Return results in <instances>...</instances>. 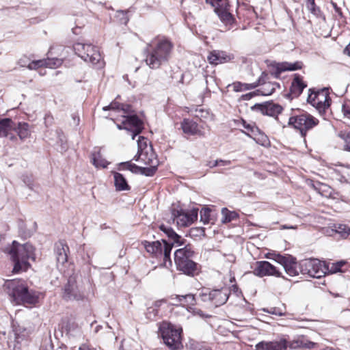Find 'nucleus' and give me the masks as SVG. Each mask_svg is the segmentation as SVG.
Segmentation results:
<instances>
[{
    "mask_svg": "<svg viewBox=\"0 0 350 350\" xmlns=\"http://www.w3.org/2000/svg\"><path fill=\"white\" fill-rule=\"evenodd\" d=\"M174 45L165 37H156L152 39L146 49V63L152 69L159 68L167 62L171 57Z\"/></svg>",
    "mask_w": 350,
    "mask_h": 350,
    "instance_id": "nucleus-1",
    "label": "nucleus"
},
{
    "mask_svg": "<svg viewBox=\"0 0 350 350\" xmlns=\"http://www.w3.org/2000/svg\"><path fill=\"white\" fill-rule=\"evenodd\" d=\"M4 252L8 254L14 262L13 272L17 273L21 271H27L30 267L29 260L33 261L36 259L35 249L29 243L20 244L16 241L8 245Z\"/></svg>",
    "mask_w": 350,
    "mask_h": 350,
    "instance_id": "nucleus-2",
    "label": "nucleus"
},
{
    "mask_svg": "<svg viewBox=\"0 0 350 350\" xmlns=\"http://www.w3.org/2000/svg\"><path fill=\"white\" fill-rule=\"evenodd\" d=\"M3 287L16 304H36L38 302L40 293L33 290L29 291L23 280H6Z\"/></svg>",
    "mask_w": 350,
    "mask_h": 350,
    "instance_id": "nucleus-3",
    "label": "nucleus"
},
{
    "mask_svg": "<svg viewBox=\"0 0 350 350\" xmlns=\"http://www.w3.org/2000/svg\"><path fill=\"white\" fill-rule=\"evenodd\" d=\"M183 248L174 252V262L178 270L188 275H193L198 271V266L193 260L195 256L193 247L190 244L183 245Z\"/></svg>",
    "mask_w": 350,
    "mask_h": 350,
    "instance_id": "nucleus-4",
    "label": "nucleus"
},
{
    "mask_svg": "<svg viewBox=\"0 0 350 350\" xmlns=\"http://www.w3.org/2000/svg\"><path fill=\"white\" fill-rule=\"evenodd\" d=\"M182 332V328H178L168 322H163L159 326L161 336L164 344L170 350H180L183 349Z\"/></svg>",
    "mask_w": 350,
    "mask_h": 350,
    "instance_id": "nucleus-5",
    "label": "nucleus"
},
{
    "mask_svg": "<svg viewBox=\"0 0 350 350\" xmlns=\"http://www.w3.org/2000/svg\"><path fill=\"white\" fill-rule=\"evenodd\" d=\"M319 122L317 118L307 112H304L291 116L288 119V125L299 131L301 136L305 138L307 133L317 126Z\"/></svg>",
    "mask_w": 350,
    "mask_h": 350,
    "instance_id": "nucleus-6",
    "label": "nucleus"
},
{
    "mask_svg": "<svg viewBox=\"0 0 350 350\" xmlns=\"http://www.w3.org/2000/svg\"><path fill=\"white\" fill-rule=\"evenodd\" d=\"M75 53L86 62L100 68L103 65L101 55L98 49L91 44L77 42L73 45Z\"/></svg>",
    "mask_w": 350,
    "mask_h": 350,
    "instance_id": "nucleus-7",
    "label": "nucleus"
},
{
    "mask_svg": "<svg viewBox=\"0 0 350 350\" xmlns=\"http://www.w3.org/2000/svg\"><path fill=\"white\" fill-rule=\"evenodd\" d=\"M162 242L159 241L152 242L144 241L142 244L146 251L151 256L157 258H162L165 265L167 261L171 264L170 254L172 247L164 239L162 240Z\"/></svg>",
    "mask_w": 350,
    "mask_h": 350,
    "instance_id": "nucleus-8",
    "label": "nucleus"
},
{
    "mask_svg": "<svg viewBox=\"0 0 350 350\" xmlns=\"http://www.w3.org/2000/svg\"><path fill=\"white\" fill-rule=\"evenodd\" d=\"M299 271L304 275L320 278L326 275V265L317 259L304 260L299 262Z\"/></svg>",
    "mask_w": 350,
    "mask_h": 350,
    "instance_id": "nucleus-9",
    "label": "nucleus"
},
{
    "mask_svg": "<svg viewBox=\"0 0 350 350\" xmlns=\"http://www.w3.org/2000/svg\"><path fill=\"white\" fill-rule=\"evenodd\" d=\"M308 102L319 111H325L330 106L331 99L327 88H323L317 92L312 91L308 97Z\"/></svg>",
    "mask_w": 350,
    "mask_h": 350,
    "instance_id": "nucleus-10",
    "label": "nucleus"
},
{
    "mask_svg": "<svg viewBox=\"0 0 350 350\" xmlns=\"http://www.w3.org/2000/svg\"><path fill=\"white\" fill-rule=\"evenodd\" d=\"M207 3L214 8V11L225 25H232L234 19L229 11L228 0H206Z\"/></svg>",
    "mask_w": 350,
    "mask_h": 350,
    "instance_id": "nucleus-11",
    "label": "nucleus"
},
{
    "mask_svg": "<svg viewBox=\"0 0 350 350\" xmlns=\"http://www.w3.org/2000/svg\"><path fill=\"white\" fill-rule=\"evenodd\" d=\"M63 299L66 301H80L84 298L83 292L77 284L75 276L69 277L64 287Z\"/></svg>",
    "mask_w": 350,
    "mask_h": 350,
    "instance_id": "nucleus-12",
    "label": "nucleus"
},
{
    "mask_svg": "<svg viewBox=\"0 0 350 350\" xmlns=\"http://www.w3.org/2000/svg\"><path fill=\"white\" fill-rule=\"evenodd\" d=\"M197 208H193L189 212L180 209H173L172 215L173 220L178 227H186L192 224L198 217Z\"/></svg>",
    "mask_w": 350,
    "mask_h": 350,
    "instance_id": "nucleus-13",
    "label": "nucleus"
},
{
    "mask_svg": "<svg viewBox=\"0 0 350 350\" xmlns=\"http://www.w3.org/2000/svg\"><path fill=\"white\" fill-rule=\"evenodd\" d=\"M253 273L260 278L265 276H275L277 278L282 277L284 278V277L282 275V273L276 267L265 260L256 262L255 266L253 269Z\"/></svg>",
    "mask_w": 350,
    "mask_h": 350,
    "instance_id": "nucleus-14",
    "label": "nucleus"
},
{
    "mask_svg": "<svg viewBox=\"0 0 350 350\" xmlns=\"http://www.w3.org/2000/svg\"><path fill=\"white\" fill-rule=\"evenodd\" d=\"M302 62L299 61L293 63L287 62H276L274 61L268 65V66L272 69L271 75L275 78H278L283 72L299 70L302 68Z\"/></svg>",
    "mask_w": 350,
    "mask_h": 350,
    "instance_id": "nucleus-15",
    "label": "nucleus"
},
{
    "mask_svg": "<svg viewBox=\"0 0 350 350\" xmlns=\"http://www.w3.org/2000/svg\"><path fill=\"white\" fill-rule=\"evenodd\" d=\"M123 120L122 124H124V129L132 132V139L139 135L143 129V123L136 115H122Z\"/></svg>",
    "mask_w": 350,
    "mask_h": 350,
    "instance_id": "nucleus-16",
    "label": "nucleus"
},
{
    "mask_svg": "<svg viewBox=\"0 0 350 350\" xmlns=\"http://www.w3.org/2000/svg\"><path fill=\"white\" fill-rule=\"evenodd\" d=\"M268 80V75L262 72L258 81L255 83H259L260 88L256 92L257 95L269 96L271 95L277 88H280V85L277 82H271Z\"/></svg>",
    "mask_w": 350,
    "mask_h": 350,
    "instance_id": "nucleus-17",
    "label": "nucleus"
},
{
    "mask_svg": "<svg viewBox=\"0 0 350 350\" xmlns=\"http://www.w3.org/2000/svg\"><path fill=\"white\" fill-rule=\"evenodd\" d=\"M254 109L260 111L263 115L277 118L283 108L281 105L273 102H267L263 104H257L254 107Z\"/></svg>",
    "mask_w": 350,
    "mask_h": 350,
    "instance_id": "nucleus-18",
    "label": "nucleus"
},
{
    "mask_svg": "<svg viewBox=\"0 0 350 350\" xmlns=\"http://www.w3.org/2000/svg\"><path fill=\"white\" fill-rule=\"evenodd\" d=\"M287 347V340L282 338L270 342L261 341L256 345L255 350H286Z\"/></svg>",
    "mask_w": 350,
    "mask_h": 350,
    "instance_id": "nucleus-19",
    "label": "nucleus"
},
{
    "mask_svg": "<svg viewBox=\"0 0 350 350\" xmlns=\"http://www.w3.org/2000/svg\"><path fill=\"white\" fill-rule=\"evenodd\" d=\"M212 291V306L219 307L226 303L230 294L229 288L222 287Z\"/></svg>",
    "mask_w": 350,
    "mask_h": 350,
    "instance_id": "nucleus-20",
    "label": "nucleus"
},
{
    "mask_svg": "<svg viewBox=\"0 0 350 350\" xmlns=\"http://www.w3.org/2000/svg\"><path fill=\"white\" fill-rule=\"evenodd\" d=\"M159 229L163 231L169 238L171 243H168L173 246H181L185 245V239L182 238L180 235L175 232L171 228L162 224L159 226Z\"/></svg>",
    "mask_w": 350,
    "mask_h": 350,
    "instance_id": "nucleus-21",
    "label": "nucleus"
},
{
    "mask_svg": "<svg viewBox=\"0 0 350 350\" xmlns=\"http://www.w3.org/2000/svg\"><path fill=\"white\" fill-rule=\"evenodd\" d=\"M62 64L61 59H39L36 61H32L28 65V68L30 70L37 69L42 66H46L51 68L57 67Z\"/></svg>",
    "mask_w": 350,
    "mask_h": 350,
    "instance_id": "nucleus-22",
    "label": "nucleus"
},
{
    "mask_svg": "<svg viewBox=\"0 0 350 350\" xmlns=\"http://www.w3.org/2000/svg\"><path fill=\"white\" fill-rule=\"evenodd\" d=\"M13 126H14V121L12 119H0V137H8L10 140H16V137L10 133Z\"/></svg>",
    "mask_w": 350,
    "mask_h": 350,
    "instance_id": "nucleus-23",
    "label": "nucleus"
},
{
    "mask_svg": "<svg viewBox=\"0 0 350 350\" xmlns=\"http://www.w3.org/2000/svg\"><path fill=\"white\" fill-rule=\"evenodd\" d=\"M12 131H14L22 141L29 138L31 133L29 124L25 122H14V126L12 127Z\"/></svg>",
    "mask_w": 350,
    "mask_h": 350,
    "instance_id": "nucleus-24",
    "label": "nucleus"
},
{
    "mask_svg": "<svg viewBox=\"0 0 350 350\" xmlns=\"http://www.w3.org/2000/svg\"><path fill=\"white\" fill-rule=\"evenodd\" d=\"M207 59L211 64L217 65L230 61V57L224 51H213L208 55Z\"/></svg>",
    "mask_w": 350,
    "mask_h": 350,
    "instance_id": "nucleus-25",
    "label": "nucleus"
},
{
    "mask_svg": "<svg viewBox=\"0 0 350 350\" xmlns=\"http://www.w3.org/2000/svg\"><path fill=\"white\" fill-rule=\"evenodd\" d=\"M181 128L185 134L189 135H202L198 124L192 120L184 119L181 123Z\"/></svg>",
    "mask_w": 350,
    "mask_h": 350,
    "instance_id": "nucleus-26",
    "label": "nucleus"
},
{
    "mask_svg": "<svg viewBox=\"0 0 350 350\" xmlns=\"http://www.w3.org/2000/svg\"><path fill=\"white\" fill-rule=\"evenodd\" d=\"M279 262L282 265L286 273L289 276H295L299 274V264L295 262H289L286 258L283 256L279 257Z\"/></svg>",
    "mask_w": 350,
    "mask_h": 350,
    "instance_id": "nucleus-27",
    "label": "nucleus"
},
{
    "mask_svg": "<svg viewBox=\"0 0 350 350\" xmlns=\"http://www.w3.org/2000/svg\"><path fill=\"white\" fill-rule=\"evenodd\" d=\"M114 186L118 191H129L131 187L129 185L125 177L120 173L113 172Z\"/></svg>",
    "mask_w": 350,
    "mask_h": 350,
    "instance_id": "nucleus-28",
    "label": "nucleus"
},
{
    "mask_svg": "<svg viewBox=\"0 0 350 350\" xmlns=\"http://www.w3.org/2000/svg\"><path fill=\"white\" fill-rule=\"evenodd\" d=\"M67 250L68 247L62 243L56 245L55 253L56 255L57 263L64 265L68 260Z\"/></svg>",
    "mask_w": 350,
    "mask_h": 350,
    "instance_id": "nucleus-29",
    "label": "nucleus"
},
{
    "mask_svg": "<svg viewBox=\"0 0 350 350\" xmlns=\"http://www.w3.org/2000/svg\"><path fill=\"white\" fill-rule=\"evenodd\" d=\"M306 86L307 85L303 81L302 79L299 75H296L291 83V93L294 96H298Z\"/></svg>",
    "mask_w": 350,
    "mask_h": 350,
    "instance_id": "nucleus-30",
    "label": "nucleus"
},
{
    "mask_svg": "<svg viewBox=\"0 0 350 350\" xmlns=\"http://www.w3.org/2000/svg\"><path fill=\"white\" fill-rule=\"evenodd\" d=\"M104 111L107 110H113V111H120L122 112V115H129L131 111V107L127 104H121L118 102H112L108 106H105L103 108Z\"/></svg>",
    "mask_w": 350,
    "mask_h": 350,
    "instance_id": "nucleus-31",
    "label": "nucleus"
},
{
    "mask_svg": "<svg viewBox=\"0 0 350 350\" xmlns=\"http://www.w3.org/2000/svg\"><path fill=\"white\" fill-rule=\"evenodd\" d=\"M142 163L146 165H158L159 161L151 146L144 152Z\"/></svg>",
    "mask_w": 350,
    "mask_h": 350,
    "instance_id": "nucleus-32",
    "label": "nucleus"
},
{
    "mask_svg": "<svg viewBox=\"0 0 350 350\" xmlns=\"http://www.w3.org/2000/svg\"><path fill=\"white\" fill-rule=\"evenodd\" d=\"M64 332L69 338H80L82 335L81 328L75 323H68L64 327Z\"/></svg>",
    "mask_w": 350,
    "mask_h": 350,
    "instance_id": "nucleus-33",
    "label": "nucleus"
},
{
    "mask_svg": "<svg viewBox=\"0 0 350 350\" xmlns=\"http://www.w3.org/2000/svg\"><path fill=\"white\" fill-rule=\"evenodd\" d=\"M92 162L96 167L105 168L109 164L108 161L102 157L99 150H94L92 153Z\"/></svg>",
    "mask_w": 350,
    "mask_h": 350,
    "instance_id": "nucleus-34",
    "label": "nucleus"
},
{
    "mask_svg": "<svg viewBox=\"0 0 350 350\" xmlns=\"http://www.w3.org/2000/svg\"><path fill=\"white\" fill-rule=\"evenodd\" d=\"M347 264L345 260H340L336 262H331L326 265V274H334L338 272H343L342 267Z\"/></svg>",
    "mask_w": 350,
    "mask_h": 350,
    "instance_id": "nucleus-35",
    "label": "nucleus"
},
{
    "mask_svg": "<svg viewBox=\"0 0 350 350\" xmlns=\"http://www.w3.org/2000/svg\"><path fill=\"white\" fill-rule=\"evenodd\" d=\"M234 92H241L243 90H249L259 86V83H245L241 82H234L232 84Z\"/></svg>",
    "mask_w": 350,
    "mask_h": 350,
    "instance_id": "nucleus-36",
    "label": "nucleus"
},
{
    "mask_svg": "<svg viewBox=\"0 0 350 350\" xmlns=\"http://www.w3.org/2000/svg\"><path fill=\"white\" fill-rule=\"evenodd\" d=\"M221 221L223 223H228L239 218V214L237 212L230 211L227 208L221 209Z\"/></svg>",
    "mask_w": 350,
    "mask_h": 350,
    "instance_id": "nucleus-37",
    "label": "nucleus"
},
{
    "mask_svg": "<svg viewBox=\"0 0 350 350\" xmlns=\"http://www.w3.org/2000/svg\"><path fill=\"white\" fill-rule=\"evenodd\" d=\"M174 299L177 301H183L184 303L190 306H194L196 304V297L193 294H187L185 295H176Z\"/></svg>",
    "mask_w": 350,
    "mask_h": 350,
    "instance_id": "nucleus-38",
    "label": "nucleus"
},
{
    "mask_svg": "<svg viewBox=\"0 0 350 350\" xmlns=\"http://www.w3.org/2000/svg\"><path fill=\"white\" fill-rule=\"evenodd\" d=\"M199 298L205 303L212 305V291L208 288H202L199 293Z\"/></svg>",
    "mask_w": 350,
    "mask_h": 350,
    "instance_id": "nucleus-39",
    "label": "nucleus"
},
{
    "mask_svg": "<svg viewBox=\"0 0 350 350\" xmlns=\"http://www.w3.org/2000/svg\"><path fill=\"white\" fill-rule=\"evenodd\" d=\"M335 231L342 238H347L350 234V228L344 224H338L334 226Z\"/></svg>",
    "mask_w": 350,
    "mask_h": 350,
    "instance_id": "nucleus-40",
    "label": "nucleus"
},
{
    "mask_svg": "<svg viewBox=\"0 0 350 350\" xmlns=\"http://www.w3.org/2000/svg\"><path fill=\"white\" fill-rule=\"evenodd\" d=\"M200 221L204 224H208L210 221L211 211L208 208H203L201 209L200 213Z\"/></svg>",
    "mask_w": 350,
    "mask_h": 350,
    "instance_id": "nucleus-41",
    "label": "nucleus"
},
{
    "mask_svg": "<svg viewBox=\"0 0 350 350\" xmlns=\"http://www.w3.org/2000/svg\"><path fill=\"white\" fill-rule=\"evenodd\" d=\"M148 167H139V170H141V172L147 176H152L154 174L157 170L158 165H148Z\"/></svg>",
    "mask_w": 350,
    "mask_h": 350,
    "instance_id": "nucleus-42",
    "label": "nucleus"
},
{
    "mask_svg": "<svg viewBox=\"0 0 350 350\" xmlns=\"http://www.w3.org/2000/svg\"><path fill=\"white\" fill-rule=\"evenodd\" d=\"M137 146L138 150H142V152L147 151V149L149 148L148 146V139L142 136L139 137Z\"/></svg>",
    "mask_w": 350,
    "mask_h": 350,
    "instance_id": "nucleus-43",
    "label": "nucleus"
},
{
    "mask_svg": "<svg viewBox=\"0 0 350 350\" xmlns=\"http://www.w3.org/2000/svg\"><path fill=\"white\" fill-rule=\"evenodd\" d=\"M338 136L345 142V150L350 152V131L349 133H340Z\"/></svg>",
    "mask_w": 350,
    "mask_h": 350,
    "instance_id": "nucleus-44",
    "label": "nucleus"
},
{
    "mask_svg": "<svg viewBox=\"0 0 350 350\" xmlns=\"http://www.w3.org/2000/svg\"><path fill=\"white\" fill-rule=\"evenodd\" d=\"M120 165L122 167V169H126L131 172H136L137 170H139V167L134 163H132L131 161L121 163Z\"/></svg>",
    "mask_w": 350,
    "mask_h": 350,
    "instance_id": "nucleus-45",
    "label": "nucleus"
},
{
    "mask_svg": "<svg viewBox=\"0 0 350 350\" xmlns=\"http://www.w3.org/2000/svg\"><path fill=\"white\" fill-rule=\"evenodd\" d=\"M116 17L119 18L120 22L122 24L126 25L129 21L126 12L118 11L117 12Z\"/></svg>",
    "mask_w": 350,
    "mask_h": 350,
    "instance_id": "nucleus-46",
    "label": "nucleus"
},
{
    "mask_svg": "<svg viewBox=\"0 0 350 350\" xmlns=\"http://www.w3.org/2000/svg\"><path fill=\"white\" fill-rule=\"evenodd\" d=\"M158 314V310L154 307H150L147 309L146 317L148 319H154Z\"/></svg>",
    "mask_w": 350,
    "mask_h": 350,
    "instance_id": "nucleus-47",
    "label": "nucleus"
},
{
    "mask_svg": "<svg viewBox=\"0 0 350 350\" xmlns=\"http://www.w3.org/2000/svg\"><path fill=\"white\" fill-rule=\"evenodd\" d=\"M302 344V338H298L297 340H294L290 342H288V347L290 349H295L297 348L301 347Z\"/></svg>",
    "mask_w": 350,
    "mask_h": 350,
    "instance_id": "nucleus-48",
    "label": "nucleus"
},
{
    "mask_svg": "<svg viewBox=\"0 0 350 350\" xmlns=\"http://www.w3.org/2000/svg\"><path fill=\"white\" fill-rule=\"evenodd\" d=\"M114 333L111 330V328L110 327H107V330L105 332L104 336L101 338V340L103 341H106L108 340H113L114 338Z\"/></svg>",
    "mask_w": 350,
    "mask_h": 350,
    "instance_id": "nucleus-49",
    "label": "nucleus"
},
{
    "mask_svg": "<svg viewBox=\"0 0 350 350\" xmlns=\"http://www.w3.org/2000/svg\"><path fill=\"white\" fill-rule=\"evenodd\" d=\"M317 343L313 342L312 341L308 340L304 338H302V344L301 347L306 348L308 349H314L317 346Z\"/></svg>",
    "mask_w": 350,
    "mask_h": 350,
    "instance_id": "nucleus-50",
    "label": "nucleus"
},
{
    "mask_svg": "<svg viewBox=\"0 0 350 350\" xmlns=\"http://www.w3.org/2000/svg\"><path fill=\"white\" fill-rule=\"evenodd\" d=\"M307 8L312 14L317 17H319L321 15L320 9L317 7L315 4L312 6L308 7Z\"/></svg>",
    "mask_w": 350,
    "mask_h": 350,
    "instance_id": "nucleus-51",
    "label": "nucleus"
},
{
    "mask_svg": "<svg viewBox=\"0 0 350 350\" xmlns=\"http://www.w3.org/2000/svg\"><path fill=\"white\" fill-rule=\"evenodd\" d=\"M267 312L270 314L278 315V316H282L284 314V312L278 308H271L269 310H267Z\"/></svg>",
    "mask_w": 350,
    "mask_h": 350,
    "instance_id": "nucleus-52",
    "label": "nucleus"
},
{
    "mask_svg": "<svg viewBox=\"0 0 350 350\" xmlns=\"http://www.w3.org/2000/svg\"><path fill=\"white\" fill-rule=\"evenodd\" d=\"M342 110L344 116L350 118V103L343 105Z\"/></svg>",
    "mask_w": 350,
    "mask_h": 350,
    "instance_id": "nucleus-53",
    "label": "nucleus"
},
{
    "mask_svg": "<svg viewBox=\"0 0 350 350\" xmlns=\"http://www.w3.org/2000/svg\"><path fill=\"white\" fill-rule=\"evenodd\" d=\"M191 233L193 235H201L204 234V230L202 228H191Z\"/></svg>",
    "mask_w": 350,
    "mask_h": 350,
    "instance_id": "nucleus-54",
    "label": "nucleus"
},
{
    "mask_svg": "<svg viewBox=\"0 0 350 350\" xmlns=\"http://www.w3.org/2000/svg\"><path fill=\"white\" fill-rule=\"evenodd\" d=\"M144 155V152H142V150H137V154L134 156L133 160H135L137 162H141L142 161V158Z\"/></svg>",
    "mask_w": 350,
    "mask_h": 350,
    "instance_id": "nucleus-55",
    "label": "nucleus"
},
{
    "mask_svg": "<svg viewBox=\"0 0 350 350\" xmlns=\"http://www.w3.org/2000/svg\"><path fill=\"white\" fill-rule=\"evenodd\" d=\"M217 165H219V161H218V159L215 160V161H208L206 163V166L209 167L210 168L215 167Z\"/></svg>",
    "mask_w": 350,
    "mask_h": 350,
    "instance_id": "nucleus-56",
    "label": "nucleus"
},
{
    "mask_svg": "<svg viewBox=\"0 0 350 350\" xmlns=\"http://www.w3.org/2000/svg\"><path fill=\"white\" fill-rule=\"evenodd\" d=\"M230 291H233L237 296L239 293H241V291L239 290V287L237 284L232 285L231 288H229Z\"/></svg>",
    "mask_w": 350,
    "mask_h": 350,
    "instance_id": "nucleus-57",
    "label": "nucleus"
},
{
    "mask_svg": "<svg viewBox=\"0 0 350 350\" xmlns=\"http://www.w3.org/2000/svg\"><path fill=\"white\" fill-rule=\"evenodd\" d=\"M79 350H95V349L90 347L87 344H83L79 349Z\"/></svg>",
    "mask_w": 350,
    "mask_h": 350,
    "instance_id": "nucleus-58",
    "label": "nucleus"
},
{
    "mask_svg": "<svg viewBox=\"0 0 350 350\" xmlns=\"http://www.w3.org/2000/svg\"><path fill=\"white\" fill-rule=\"evenodd\" d=\"M218 161H219V165H228L231 164V161L229 160L218 159Z\"/></svg>",
    "mask_w": 350,
    "mask_h": 350,
    "instance_id": "nucleus-59",
    "label": "nucleus"
},
{
    "mask_svg": "<svg viewBox=\"0 0 350 350\" xmlns=\"http://www.w3.org/2000/svg\"><path fill=\"white\" fill-rule=\"evenodd\" d=\"M52 120H53V117L49 114L46 115L44 117V122H45L46 124L50 123Z\"/></svg>",
    "mask_w": 350,
    "mask_h": 350,
    "instance_id": "nucleus-60",
    "label": "nucleus"
},
{
    "mask_svg": "<svg viewBox=\"0 0 350 350\" xmlns=\"http://www.w3.org/2000/svg\"><path fill=\"white\" fill-rule=\"evenodd\" d=\"M332 5L336 12L338 13L339 14H341L340 8L337 6L336 3L334 2H332Z\"/></svg>",
    "mask_w": 350,
    "mask_h": 350,
    "instance_id": "nucleus-61",
    "label": "nucleus"
},
{
    "mask_svg": "<svg viewBox=\"0 0 350 350\" xmlns=\"http://www.w3.org/2000/svg\"><path fill=\"white\" fill-rule=\"evenodd\" d=\"M164 302H165V301L163 299L158 300V301H155L154 308H157L160 307L161 306V304Z\"/></svg>",
    "mask_w": 350,
    "mask_h": 350,
    "instance_id": "nucleus-62",
    "label": "nucleus"
},
{
    "mask_svg": "<svg viewBox=\"0 0 350 350\" xmlns=\"http://www.w3.org/2000/svg\"><path fill=\"white\" fill-rule=\"evenodd\" d=\"M296 226H288V225H283L281 226V229H296Z\"/></svg>",
    "mask_w": 350,
    "mask_h": 350,
    "instance_id": "nucleus-63",
    "label": "nucleus"
},
{
    "mask_svg": "<svg viewBox=\"0 0 350 350\" xmlns=\"http://www.w3.org/2000/svg\"><path fill=\"white\" fill-rule=\"evenodd\" d=\"M315 4L314 0H306V7L312 6Z\"/></svg>",
    "mask_w": 350,
    "mask_h": 350,
    "instance_id": "nucleus-64",
    "label": "nucleus"
}]
</instances>
